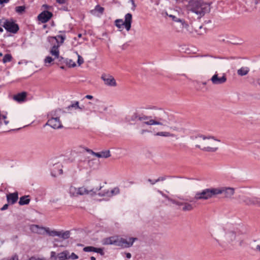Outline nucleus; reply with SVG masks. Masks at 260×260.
I'll list each match as a JSON object with an SVG mask.
<instances>
[{
  "label": "nucleus",
  "mask_w": 260,
  "mask_h": 260,
  "mask_svg": "<svg viewBox=\"0 0 260 260\" xmlns=\"http://www.w3.org/2000/svg\"><path fill=\"white\" fill-rule=\"evenodd\" d=\"M137 238H129L127 240L126 239L118 237L117 246H120L123 248H129L133 246L135 241H137Z\"/></svg>",
  "instance_id": "39448f33"
},
{
  "label": "nucleus",
  "mask_w": 260,
  "mask_h": 260,
  "mask_svg": "<svg viewBox=\"0 0 260 260\" xmlns=\"http://www.w3.org/2000/svg\"><path fill=\"white\" fill-rule=\"evenodd\" d=\"M30 201L29 196H24L20 198L18 203L21 206L28 205Z\"/></svg>",
  "instance_id": "aec40b11"
},
{
  "label": "nucleus",
  "mask_w": 260,
  "mask_h": 260,
  "mask_svg": "<svg viewBox=\"0 0 260 260\" xmlns=\"http://www.w3.org/2000/svg\"><path fill=\"white\" fill-rule=\"evenodd\" d=\"M55 58L58 59L59 62L64 63L65 59H64L62 56H60L59 54L58 55V57H56Z\"/></svg>",
  "instance_id": "de8ad7c7"
},
{
  "label": "nucleus",
  "mask_w": 260,
  "mask_h": 260,
  "mask_svg": "<svg viewBox=\"0 0 260 260\" xmlns=\"http://www.w3.org/2000/svg\"><path fill=\"white\" fill-rule=\"evenodd\" d=\"M85 98H86L87 99L91 100L93 99V96H92L91 95H87L85 96Z\"/></svg>",
  "instance_id": "680f3d73"
},
{
  "label": "nucleus",
  "mask_w": 260,
  "mask_h": 260,
  "mask_svg": "<svg viewBox=\"0 0 260 260\" xmlns=\"http://www.w3.org/2000/svg\"><path fill=\"white\" fill-rule=\"evenodd\" d=\"M95 247L93 246H86L83 248V251L85 252H94Z\"/></svg>",
  "instance_id": "c9c22d12"
},
{
  "label": "nucleus",
  "mask_w": 260,
  "mask_h": 260,
  "mask_svg": "<svg viewBox=\"0 0 260 260\" xmlns=\"http://www.w3.org/2000/svg\"><path fill=\"white\" fill-rule=\"evenodd\" d=\"M85 150H86V151L87 152H88V153H90L93 154V155H94L95 154V152H94V151H93L91 149H89L86 148H85Z\"/></svg>",
  "instance_id": "3c124183"
},
{
  "label": "nucleus",
  "mask_w": 260,
  "mask_h": 260,
  "mask_svg": "<svg viewBox=\"0 0 260 260\" xmlns=\"http://www.w3.org/2000/svg\"><path fill=\"white\" fill-rule=\"evenodd\" d=\"M94 10L99 12L100 13L103 14L104 11V8L101 7L100 5H98L95 6Z\"/></svg>",
  "instance_id": "58836bf2"
},
{
  "label": "nucleus",
  "mask_w": 260,
  "mask_h": 260,
  "mask_svg": "<svg viewBox=\"0 0 260 260\" xmlns=\"http://www.w3.org/2000/svg\"><path fill=\"white\" fill-rule=\"evenodd\" d=\"M57 255H56L55 252L52 251L51 252V258L53 260H57Z\"/></svg>",
  "instance_id": "c03bdc74"
},
{
  "label": "nucleus",
  "mask_w": 260,
  "mask_h": 260,
  "mask_svg": "<svg viewBox=\"0 0 260 260\" xmlns=\"http://www.w3.org/2000/svg\"><path fill=\"white\" fill-rule=\"evenodd\" d=\"M212 83L214 85H219L225 83L226 81V77L224 74L221 77H219L217 72L210 79Z\"/></svg>",
  "instance_id": "6e6552de"
},
{
  "label": "nucleus",
  "mask_w": 260,
  "mask_h": 260,
  "mask_svg": "<svg viewBox=\"0 0 260 260\" xmlns=\"http://www.w3.org/2000/svg\"><path fill=\"white\" fill-rule=\"evenodd\" d=\"M12 59V56L10 54H6L4 55L3 61L4 63L10 62Z\"/></svg>",
  "instance_id": "72a5a7b5"
},
{
  "label": "nucleus",
  "mask_w": 260,
  "mask_h": 260,
  "mask_svg": "<svg viewBox=\"0 0 260 260\" xmlns=\"http://www.w3.org/2000/svg\"><path fill=\"white\" fill-rule=\"evenodd\" d=\"M54 60L53 58H52L51 56H47L45 59V63H51L52 61H53Z\"/></svg>",
  "instance_id": "79ce46f5"
},
{
  "label": "nucleus",
  "mask_w": 260,
  "mask_h": 260,
  "mask_svg": "<svg viewBox=\"0 0 260 260\" xmlns=\"http://www.w3.org/2000/svg\"><path fill=\"white\" fill-rule=\"evenodd\" d=\"M69 0H56V2L60 4H66Z\"/></svg>",
  "instance_id": "8fccbe9b"
},
{
  "label": "nucleus",
  "mask_w": 260,
  "mask_h": 260,
  "mask_svg": "<svg viewBox=\"0 0 260 260\" xmlns=\"http://www.w3.org/2000/svg\"><path fill=\"white\" fill-rule=\"evenodd\" d=\"M125 255H126V257L127 258H131V257H132V255L129 252H127V253H125Z\"/></svg>",
  "instance_id": "052dcab7"
},
{
  "label": "nucleus",
  "mask_w": 260,
  "mask_h": 260,
  "mask_svg": "<svg viewBox=\"0 0 260 260\" xmlns=\"http://www.w3.org/2000/svg\"><path fill=\"white\" fill-rule=\"evenodd\" d=\"M70 236V232L69 231H66L65 232L60 231V237L63 240L69 238Z\"/></svg>",
  "instance_id": "c85d7f7f"
},
{
  "label": "nucleus",
  "mask_w": 260,
  "mask_h": 260,
  "mask_svg": "<svg viewBox=\"0 0 260 260\" xmlns=\"http://www.w3.org/2000/svg\"><path fill=\"white\" fill-rule=\"evenodd\" d=\"M9 1L10 0H0V4L8 3Z\"/></svg>",
  "instance_id": "bf43d9fd"
},
{
  "label": "nucleus",
  "mask_w": 260,
  "mask_h": 260,
  "mask_svg": "<svg viewBox=\"0 0 260 260\" xmlns=\"http://www.w3.org/2000/svg\"><path fill=\"white\" fill-rule=\"evenodd\" d=\"M28 260H37V259L35 257L31 256L30 258H29Z\"/></svg>",
  "instance_id": "338daca9"
},
{
  "label": "nucleus",
  "mask_w": 260,
  "mask_h": 260,
  "mask_svg": "<svg viewBox=\"0 0 260 260\" xmlns=\"http://www.w3.org/2000/svg\"><path fill=\"white\" fill-rule=\"evenodd\" d=\"M25 9L26 8L24 6H17L15 8V11L19 14H22L24 13Z\"/></svg>",
  "instance_id": "2f4dec72"
},
{
  "label": "nucleus",
  "mask_w": 260,
  "mask_h": 260,
  "mask_svg": "<svg viewBox=\"0 0 260 260\" xmlns=\"http://www.w3.org/2000/svg\"><path fill=\"white\" fill-rule=\"evenodd\" d=\"M2 26L7 31L13 34H16L19 29L18 25L12 19L6 20Z\"/></svg>",
  "instance_id": "20e7f679"
},
{
  "label": "nucleus",
  "mask_w": 260,
  "mask_h": 260,
  "mask_svg": "<svg viewBox=\"0 0 260 260\" xmlns=\"http://www.w3.org/2000/svg\"><path fill=\"white\" fill-rule=\"evenodd\" d=\"M228 237L231 241H233L236 239V234L234 232H231L228 234Z\"/></svg>",
  "instance_id": "4c0bfd02"
},
{
  "label": "nucleus",
  "mask_w": 260,
  "mask_h": 260,
  "mask_svg": "<svg viewBox=\"0 0 260 260\" xmlns=\"http://www.w3.org/2000/svg\"><path fill=\"white\" fill-rule=\"evenodd\" d=\"M77 62L79 66H80L84 62L83 58L79 55H78V61Z\"/></svg>",
  "instance_id": "37998d69"
},
{
  "label": "nucleus",
  "mask_w": 260,
  "mask_h": 260,
  "mask_svg": "<svg viewBox=\"0 0 260 260\" xmlns=\"http://www.w3.org/2000/svg\"><path fill=\"white\" fill-rule=\"evenodd\" d=\"M9 205L8 204H5L3 206V207L1 208L2 211L5 210L8 208Z\"/></svg>",
  "instance_id": "603ef678"
},
{
  "label": "nucleus",
  "mask_w": 260,
  "mask_h": 260,
  "mask_svg": "<svg viewBox=\"0 0 260 260\" xmlns=\"http://www.w3.org/2000/svg\"><path fill=\"white\" fill-rule=\"evenodd\" d=\"M103 186H100L99 187H97L95 189V190L94 191V189H92L90 190H87L86 188H84V187H79L78 188V194L79 195H84V194H88L89 192H91V195H95L96 194V191H99L102 189Z\"/></svg>",
  "instance_id": "f8f14e48"
},
{
  "label": "nucleus",
  "mask_w": 260,
  "mask_h": 260,
  "mask_svg": "<svg viewBox=\"0 0 260 260\" xmlns=\"http://www.w3.org/2000/svg\"><path fill=\"white\" fill-rule=\"evenodd\" d=\"M61 168V165L59 162L54 164L53 165V168L52 169V171L51 172V175L52 176L55 177V174L57 172L56 169L57 170V171L58 172L59 174H62L63 173V171Z\"/></svg>",
  "instance_id": "6ab92c4d"
},
{
  "label": "nucleus",
  "mask_w": 260,
  "mask_h": 260,
  "mask_svg": "<svg viewBox=\"0 0 260 260\" xmlns=\"http://www.w3.org/2000/svg\"><path fill=\"white\" fill-rule=\"evenodd\" d=\"M193 209V206L192 204H190L188 202H184L183 203V206L182 208V210L183 211H190Z\"/></svg>",
  "instance_id": "393cba45"
},
{
  "label": "nucleus",
  "mask_w": 260,
  "mask_h": 260,
  "mask_svg": "<svg viewBox=\"0 0 260 260\" xmlns=\"http://www.w3.org/2000/svg\"><path fill=\"white\" fill-rule=\"evenodd\" d=\"M27 92L25 91L18 93L13 96V99L18 103H22L26 100Z\"/></svg>",
  "instance_id": "f3484780"
},
{
  "label": "nucleus",
  "mask_w": 260,
  "mask_h": 260,
  "mask_svg": "<svg viewBox=\"0 0 260 260\" xmlns=\"http://www.w3.org/2000/svg\"><path fill=\"white\" fill-rule=\"evenodd\" d=\"M57 38H60L61 39V41H60V43L61 44H62L66 39V36H62V35H58L56 37H49L48 38V41L49 42H52V41H53L54 40H55L56 42L57 43H58V40L57 39Z\"/></svg>",
  "instance_id": "5701e85b"
},
{
  "label": "nucleus",
  "mask_w": 260,
  "mask_h": 260,
  "mask_svg": "<svg viewBox=\"0 0 260 260\" xmlns=\"http://www.w3.org/2000/svg\"><path fill=\"white\" fill-rule=\"evenodd\" d=\"M78 108H79V103L78 101L75 102L74 103L68 106L66 109L68 110H71L72 108H74L75 109H77Z\"/></svg>",
  "instance_id": "473e14b6"
},
{
  "label": "nucleus",
  "mask_w": 260,
  "mask_h": 260,
  "mask_svg": "<svg viewBox=\"0 0 260 260\" xmlns=\"http://www.w3.org/2000/svg\"><path fill=\"white\" fill-rule=\"evenodd\" d=\"M42 230H45L46 233L50 236H60V232L56 231H50L49 228H42Z\"/></svg>",
  "instance_id": "bb28decb"
},
{
  "label": "nucleus",
  "mask_w": 260,
  "mask_h": 260,
  "mask_svg": "<svg viewBox=\"0 0 260 260\" xmlns=\"http://www.w3.org/2000/svg\"><path fill=\"white\" fill-rule=\"evenodd\" d=\"M124 21L122 19H116L115 21V25L119 28L124 25L127 31L130 30L131 24L132 22V15L131 13H127L125 15Z\"/></svg>",
  "instance_id": "7ed1b4c3"
},
{
  "label": "nucleus",
  "mask_w": 260,
  "mask_h": 260,
  "mask_svg": "<svg viewBox=\"0 0 260 260\" xmlns=\"http://www.w3.org/2000/svg\"><path fill=\"white\" fill-rule=\"evenodd\" d=\"M18 199V193L16 191L13 193H9L7 194V200L8 203L14 204Z\"/></svg>",
  "instance_id": "4468645a"
},
{
  "label": "nucleus",
  "mask_w": 260,
  "mask_h": 260,
  "mask_svg": "<svg viewBox=\"0 0 260 260\" xmlns=\"http://www.w3.org/2000/svg\"><path fill=\"white\" fill-rule=\"evenodd\" d=\"M50 53L55 56V58L56 57H58V55L59 54V52L58 50V45H54L51 49L50 51Z\"/></svg>",
  "instance_id": "b1692460"
},
{
  "label": "nucleus",
  "mask_w": 260,
  "mask_h": 260,
  "mask_svg": "<svg viewBox=\"0 0 260 260\" xmlns=\"http://www.w3.org/2000/svg\"><path fill=\"white\" fill-rule=\"evenodd\" d=\"M148 181L149 182H150L152 185H153L155 183H156L157 182H156V180H152V179H148Z\"/></svg>",
  "instance_id": "864d4df0"
},
{
  "label": "nucleus",
  "mask_w": 260,
  "mask_h": 260,
  "mask_svg": "<svg viewBox=\"0 0 260 260\" xmlns=\"http://www.w3.org/2000/svg\"><path fill=\"white\" fill-rule=\"evenodd\" d=\"M253 85L255 86H260V79H257L253 82Z\"/></svg>",
  "instance_id": "49530a36"
},
{
  "label": "nucleus",
  "mask_w": 260,
  "mask_h": 260,
  "mask_svg": "<svg viewBox=\"0 0 260 260\" xmlns=\"http://www.w3.org/2000/svg\"><path fill=\"white\" fill-rule=\"evenodd\" d=\"M166 179V176L159 177L158 179H156V182H158L159 181H164Z\"/></svg>",
  "instance_id": "09e8293b"
},
{
  "label": "nucleus",
  "mask_w": 260,
  "mask_h": 260,
  "mask_svg": "<svg viewBox=\"0 0 260 260\" xmlns=\"http://www.w3.org/2000/svg\"><path fill=\"white\" fill-rule=\"evenodd\" d=\"M64 63H65L69 67H75L76 64L72 59H65Z\"/></svg>",
  "instance_id": "f704fd0d"
},
{
  "label": "nucleus",
  "mask_w": 260,
  "mask_h": 260,
  "mask_svg": "<svg viewBox=\"0 0 260 260\" xmlns=\"http://www.w3.org/2000/svg\"><path fill=\"white\" fill-rule=\"evenodd\" d=\"M120 192L119 188L117 187L114 188L111 191L109 190H102L99 192L98 194L100 197H111L113 196L118 194Z\"/></svg>",
  "instance_id": "1a4fd4ad"
},
{
  "label": "nucleus",
  "mask_w": 260,
  "mask_h": 260,
  "mask_svg": "<svg viewBox=\"0 0 260 260\" xmlns=\"http://www.w3.org/2000/svg\"><path fill=\"white\" fill-rule=\"evenodd\" d=\"M94 156L98 157L108 158L111 156L109 150L103 151L101 152H95Z\"/></svg>",
  "instance_id": "412c9836"
},
{
  "label": "nucleus",
  "mask_w": 260,
  "mask_h": 260,
  "mask_svg": "<svg viewBox=\"0 0 260 260\" xmlns=\"http://www.w3.org/2000/svg\"><path fill=\"white\" fill-rule=\"evenodd\" d=\"M60 112L64 113L65 112L61 109H57L52 111L51 115L52 117L48 120L46 125H50L54 129L62 128L63 126L61 124V122L58 117Z\"/></svg>",
  "instance_id": "f03ea898"
},
{
  "label": "nucleus",
  "mask_w": 260,
  "mask_h": 260,
  "mask_svg": "<svg viewBox=\"0 0 260 260\" xmlns=\"http://www.w3.org/2000/svg\"><path fill=\"white\" fill-rule=\"evenodd\" d=\"M152 116H146L143 114L138 115L137 113H134L131 118L128 121H135L137 118L140 121H142L143 126L144 124L147 125H157L161 126H168L175 122L174 117L172 115H169L162 109H157L155 107Z\"/></svg>",
  "instance_id": "f257e3e1"
},
{
  "label": "nucleus",
  "mask_w": 260,
  "mask_h": 260,
  "mask_svg": "<svg viewBox=\"0 0 260 260\" xmlns=\"http://www.w3.org/2000/svg\"><path fill=\"white\" fill-rule=\"evenodd\" d=\"M201 149L203 151H207V152H215L217 149H218V147H204V148H201Z\"/></svg>",
  "instance_id": "c756f323"
},
{
  "label": "nucleus",
  "mask_w": 260,
  "mask_h": 260,
  "mask_svg": "<svg viewBox=\"0 0 260 260\" xmlns=\"http://www.w3.org/2000/svg\"><path fill=\"white\" fill-rule=\"evenodd\" d=\"M146 132H149V131L147 130V129H142L141 131V134L142 135L144 134L145 133H146Z\"/></svg>",
  "instance_id": "0e129e2a"
},
{
  "label": "nucleus",
  "mask_w": 260,
  "mask_h": 260,
  "mask_svg": "<svg viewBox=\"0 0 260 260\" xmlns=\"http://www.w3.org/2000/svg\"><path fill=\"white\" fill-rule=\"evenodd\" d=\"M69 252L68 250H64L61 252L58 253L57 260H66L68 259V255Z\"/></svg>",
  "instance_id": "4be33fe9"
},
{
  "label": "nucleus",
  "mask_w": 260,
  "mask_h": 260,
  "mask_svg": "<svg viewBox=\"0 0 260 260\" xmlns=\"http://www.w3.org/2000/svg\"><path fill=\"white\" fill-rule=\"evenodd\" d=\"M101 79L107 86L115 87L117 85L115 79L110 74L104 73L102 75Z\"/></svg>",
  "instance_id": "423d86ee"
},
{
  "label": "nucleus",
  "mask_w": 260,
  "mask_h": 260,
  "mask_svg": "<svg viewBox=\"0 0 260 260\" xmlns=\"http://www.w3.org/2000/svg\"><path fill=\"white\" fill-rule=\"evenodd\" d=\"M95 252L100 253L101 255H103L104 254L103 249L101 248H96L95 247Z\"/></svg>",
  "instance_id": "a19ab883"
},
{
  "label": "nucleus",
  "mask_w": 260,
  "mask_h": 260,
  "mask_svg": "<svg viewBox=\"0 0 260 260\" xmlns=\"http://www.w3.org/2000/svg\"><path fill=\"white\" fill-rule=\"evenodd\" d=\"M171 128L172 129H173L174 131H179L180 129L178 127H176V126H174V127H171Z\"/></svg>",
  "instance_id": "e2e57ef3"
},
{
  "label": "nucleus",
  "mask_w": 260,
  "mask_h": 260,
  "mask_svg": "<svg viewBox=\"0 0 260 260\" xmlns=\"http://www.w3.org/2000/svg\"><path fill=\"white\" fill-rule=\"evenodd\" d=\"M257 197H249L244 196L242 198V202L248 206H256Z\"/></svg>",
  "instance_id": "ddd939ff"
},
{
  "label": "nucleus",
  "mask_w": 260,
  "mask_h": 260,
  "mask_svg": "<svg viewBox=\"0 0 260 260\" xmlns=\"http://www.w3.org/2000/svg\"><path fill=\"white\" fill-rule=\"evenodd\" d=\"M156 136H164V137H174V135L169 132H158L156 134Z\"/></svg>",
  "instance_id": "7c9ffc66"
},
{
  "label": "nucleus",
  "mask_w": 260,
  "mask_h": 260,
  "mask_svg": "<svg viewBox=\"0 0 260 260\" xmlns=\"http://www.w3.org/2000/svg\"><path fill=\"white\" fill-rule=\"evenodd\" d=\"M84 106H79V108H78V109H80L81 111L83 110L84 109Z\"/></svg>",
  "instance_id": "774afa93"
},
{
  "label": "nucleus",
  "mask_w": 260,
  "mask_h": 260,
  "mask_svg": "<svg viewBox=\"0 0 260 260\" xmlns=\"http://www.w3.org/2000/svg\"><path fill=\"white\" fill-rule=\"evenodd\" d=\"M200 137L202 138L204 140H205L206 139H210V138H211V137H205L204 136H201ZM211 138L214 139L215 140H216L217 141H220L218 140L215 139L213 137H212Z\"/></svg>",
  "instance_id": "5fc2aeb1"
},
{
  "label": "nucleus",
  "mask_w": 260,
  "mask_h": 260,
  "mask_svg": "<svg viewBox=\"0 0 260 260\" xmlns=\"http://www.w3.org/2000/svg\"><path fill=\"white\" fill-rule=\"evenodd\" d=\"M169 201H170L171 203H172L174 204H175L178 206H183V203L184 202H181L179 201H178L177 200L172 199H169Z\"/></svg>",
  "instance_id": "e433bc0d"
},
{
  "label": "nucleus",
  "mask_w": 260,
  "mask_h": 260,
  "mask_svg": "<svg viewBox=\"0 0 260 260\" xmlns=\"http://www.w3.org/2000/svg\"><path fill=\"white\" fill-rule=\"evenodd\" d=\"M69 192L71 196L77 197L79 196L78 188L72 186L70 188Z\"/></svg>",
  "instance_id": "cd10ccee"
},
{
  "label": "nucleus",
  "mask_w": 260,
  "mask_h": 260,
  "mask_svg": "<svg viewBox=\"0 0 260 260\" xmlns=\"http://www.w3.org/2000/svg\"><path fill=\"white\" fill-rule=\"evenodd\" d=\"M208 191H209V199H211L213 197H215L217 195L220 194V187L217 188H208Z\"/></svg>",
  "instance_id": "a211bd4d"
},
{
  "label": "nucleus",
  "mask_w": 260,
  "mask_h": 260,
  "mask_svg": "<svg viewBox=\"0 0 260 260\" xmlns=\"http://www.w3.org/2000/svg\"><path fill=\"white\" fill-rule=\"evenodd\" d=\"M78 258V256L74 252H72L71 255L69 254L68 255V259H77Z\"/></svg>",
  "instance_id": "ea45409f"
},
{
  "label": "nucleus",
  "mask_w": 260,
  "mask_h": 260,
  "mask_svg": "<svg viewBox=\"0 0 260 260\" xmlns=\"http://www.w3.org/2000/svg\"><path fill=\"white\" fill-rule=\"evenodd\" d=\"M8 258L9 260H19L18 256L16 254H15L11 257H8Z\"/></svg>",
  "instance_id": "a18cd8bd"
},
{
  "label": "nucleus",
  "mask_w": 260,
  "mask_h": 260,
  "mask_svg": "<svg viewBox=\"0 0 260 260\" xmlns=\"http://www.w3.org/2000/svg\"><path fill=\"white\" fill-rule=\"evenodd\" d=\"M118 236H111L105 238L103 240V244L104 245H114L117 246V240Z\"/></svg>",
  "instance_id": "2eb2a0df"
},
{
  "label": "nucleus",
  "mask_w": 260,
  "mask_h": 260,
  "mask_svg": "<svg viewBox=\"0 0 260 260\" xmlns=\"http://www.w3.org/2000/svg\"><path fill=\"white\" fill-rule=\"evenodd\" d=\"M53 14L48 11H44L40 14L38 18L42 23H46L52 17Z\"/></svg>",
  "instance_id": "9d476101"
},
{
  "label": "nucleus",
  "mask_w": 260,
  "mask_h": 260,
  "mask_svg": "<svg viewBox=\"0 0 260 260\" xmlns=\"http://www.w3.org/2000/svg\"><path fill=\"white\" fill-rule=\"evenodd\" d=\"M169 17L171 18L173 21L178 23L181 28H187L188 26V24L183 19L177 18L173 15H170Z\"/></svg>",
  "instance_id": "dca6fc26"
},
{
  "label": "nucleus",
  "mask_w": 260,
  "mask_h": 260,
  "mask_svg": "<svg viewBox=\"0 0 260 260\" xmlns=\"http://www.w3.org/2000/svg\"><path fill=\"white\" fill-rule=\"evenodd\" d=\"M256 206L260 207V198L257 197Z\"/></svg>",
  "instance_id": "13d9d810"
},
{
  "label": "nucleus",
  "mask_w": 260,
  "mask_h": 260,
  "mask_svg": "<svg viewBox=\"0 0 260 260\" xmlns=\"http://www.w3.org/2000/svg\"><path fill=\"white\" fill-rule=\"evenodd\" d=\"M208 199H209L208 188L197 192L193 198V200L195 201L207 200Z\"/></svg>",
  "instance_id": "0eeeda50"
},
{
  "label": "nucleus",
  "mask_w": 260,
  "mask_h": 260,
  "mask_svg": "<svg viewBox=\"0 0 260 260\" xmlns=\"http://www.w3.org/2000/svg\"><path fill=\"white\" fill-rule=\"evenodd\" d=\"M255 249L260 251V244L256 246Z\"/></svg>",
  "instance_id": "69168bd1"
},
{
  "label": "nucleus",
  "mask_w": 260,
  "mask_h": 260,
  "mask_svg": "<svg viewBox=\"0 0 260 260\" xmlns=\"http://www.w3.org/2000/svg\"><path fill=\"white\" fill-rule=\"evenodd\" d=\"M220 194H223L225 198H230L235 193V188L230 187H220Z\"/></svg>",
  "instance_id": "9b49d317"
},
{
  "label": "nucleus",
  "mask_w": 260,
  "mask_h": 260,
  "mask_svg": "<svg viewBox=\"0 0 260 260\" xmlns=\"http://www.w3.org/2000/svg\"><path fill=\"white\" fill-rule=\"evenodd\" d=\"M249 71V69L248 67H242L237 71L238 75L243 76L247 75Z\"/></svg>",
  "instance_id": "a878e982"
},
{
  "label": "nucleus",
  "mask_w": 260,
  "mask_h": 260,
  "mask_svg": "<svg viewBox=\"0 0 260 260\" xmlns=\"http://www.w3.org/2000/svg\"><path fill=\"white\" fill-rule=\"evenodd\" d=\"M163 197H164L165 198H166L168 201H169V199H171L170 198H169L167 195L164 194L162 191H159Z\"/></svg>",
  "instance_id": "4d7b16f0"
},
{
  "label": "nucleus",
  "mask_w": 260,
  "mask_h": 260,
  "mask_svg": "<svg viewBox=\"0 0 260 260\" xmlns=\"http://www.w3.org/2000/svg\"><path fill=\"white\" fill-rule=\"evenodd\" d=\"M131 2L133 5V8H132V9L133 10H135V8L136 7V5H135V1H134V0H131Z\"/></svg>",
  "instance_id": "6e6d98bb"
}]
</instances>
